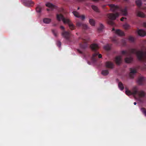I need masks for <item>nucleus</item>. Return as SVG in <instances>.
Returning <instances> with one entry per match:
<instances>
[{"instance_id": "1", "label": "nucleus", "mask_w": 146, "mask_h": 146, "mask_svg": "<svg viewBox=\"0 0 146 146\" xmlns=\"http://www.w3.org/2000/svg\"><path fill=\"white\" fill-rule=\"evenodd\" d=\"M145 51L144 52L142 51H137L135 49L131 48L128 50L122 51L121 54L122 55H125L126 56H130L125 58V61L126 63H129L132 62L133 58L131 56V54H136L139 60L146 62V47L145 48Z\"/></svg>"}, {"instance_id": "2", "label": "nucleus", "mask_w": 146, "mask_h": 146, "mask_svg": "<svg viewBox=\"0 0 146 146\" xmlns=\"http://www.w3.org/2000/svg\"><path fill=\"white\" fill-rule=\"evenodd\" d=\"M108 5L110 7V10L113 12H120L125 16H126L127 15V7H125L124 9H122L118 6L112 4H108Z\"/></svg>"}, {"instance_id": "3", "label": "nucleus", "mask_w": 146, "mask_h": 146, "mask_svg": "<svg viewBox=\"0 0 146 146\" xmlns=\"http://www.w3.org/2000/svg\"><path fill=\"white\" fill-rule=\"evenodd\" d=\"M125 93L126 95L128 96L131 95L135 96L137 94L139 98L144 97L145 95V93L142 90L138 91L136 86H135L133 88L132 92L128 90H126L125 91Z\"/></svg>"}, {"instance_id": "4", "label": "nucleus", "mask_w": 146, "mask_h": 146, "mask_svg": "<svg viewBox=\"0 0 146 146\" xmlns=\"http://www.w3.org/2000/svg\"><path fill=\"white\" fill-rule=\"evenodd\" d=\"M56 18L58 21H60L61 20H62L64 24H68L70 29L71 30H74L75 29V26L71 22L70 20L68 19L65 18L62 14H57L56 15Z\"/></svg>"}, {"instance_id": "5", "label": "nucleus", "mask_w": 146, "mask_h": 146, "mask_svg": "<svg viewBox=\"0 0 146 146\" xmlns=\"http://www.w3.org/2000/svg\"><path fill=\"white\" fill-rule=\"evenodd\" d=\"M119 15V14L118 13H109L107 15V17L109 19L108 21V23L110 25H114V23L112 21V20L115 19L116 17H118Z\"/></svg>"}, {"instance_id": "6", "label": "nucleus", "mask_w": 146, "mask_h": 146, "mask_svg": "<svg viewBox=\"0 0 146 146\" xmlns=\"http://www.w3.org/2000/svg\"><path fill=\"white\" fill-rule=\"evenodd\" d=\"M62 35L66 40L69 42L70 41V37L71 34L69 32L64 31L62 33Z\"/></svg>"}, {"instance_id": "7", "label": "nucleus", "mask_w": 146, "mask_h": 146, "mask_svg": "<svg viewBox=\"0 0 146 146\" xmlns=\"http://www.w3.org/2000/svg\"><path fill=\"white\" fill-rule=\"evenodd\" d=\"M82 42L80 43V48L82 49H84L87 47V42L88 41V39H82Z\"/></svg>"}, {"instance_id": "8", "label": "nucleus", "mask_w": 146, "mask_h": 146, "mask_svg": "<svg viewBox=\"0 0 146 146\" xmlns=\"http://www.w3.org/2000/svg\"><path fill=\"white\" fill-rule=\"evenodd\" d=\"M21 2L25 6H32L33 2L31 0H21Z\"/></svg>"}, {"instance_id": "9", "label": "nucleus", "mask_w": 146, "mask_h": 146, "mask_svg": "<svg viewBox=\"0 0 146 146\" xmlns=\"http://www.w3.org/2000/svg\"><path fill=\"white\" fill-rule=\"evenodd\" d=\"M99 53L97 52H95L92 55V56L91 58V60L94 62H96L97 60V58H96L97 56L98 55V57L99 58H101L102 57V55L101 54H98Z\"/></svg>"}, {"instance_id": "10", "label": "nucleus", "mask_w": 146, "mask_h": 146, "mask_svg": "<svg viewBox=\"0 0 146 146\" xmlns=\"http://www.w3.org/2000/svg\"><path fill=\"white\" fill-rule=\"evenodd\" d=\"M112 31H114L115 33L118 35L120 36H123L124 35V33L121 31L119 29H117L115 31L114 28H113Z\"/></svg>"}, {"instance_id": "11", "label": "nucleus", "mask_w": 146, "mask_h": 146, "mask_svg": "<svg viewBox=\"0 0 146 146\" xmlns=\"http://www.w3.org/2000/svg\"><path fill=\"white\" fill-rule=\"evenodd\" d=\"M105 65L107 68L111 69L113 68L114 66L112 62L110 61L106 62L105 63Z\"/></svg>"}, {"instance_id": "12", "label": "nucleus", "mask_w": 146, "mask_h": 146, "mask_svg": "<svg viewBox=\"0 0 146 146\" xmlns=\"http://www.w3.org/2000/svg\"><path fill=\"white\" fill-rule=\"evenodd\" d=\"M121 56H118L116 57L115 59V61L117 65H119L121 62Z\"/></svg>"}, {"instance_id": "13", "label": "nucleus", "mask_w": 146, "mask_h": 146, "mask_svg": "<svg viewBox=\"0 0 146 146\" xmlns=\"http://www.w3.org/2000/svg\"><path fill=\"white\" fill-rule=\"evenodd\" d=\"M92 50L94 51H96L99 48L98 45L94 43L90 46Z\"/></svg>"}, {"instance_id": "14", "label": "nucleus", "mask_w": 146, "mask_h": 146, "mask_svg": "<svg viewBox=\"0 0 146 146\" xmlns=\"http://www.w3.org/2000/svg\"><path fill=\"white\" fill-rule=\"evenodd\" d=\"M145 81V78L143 77H141L139 78L138 82L140 85H143Z\"/></svg>"}, {"instance_id": "15", "label": "nucleus", "mask_w": 146, "mask_h": 146, "mask_svg": "<svg viewBox=\"0 0 146 146\" xmlns=\"http://www.w3.org/2000/svg\"><path fill=\"white\" fill-rule=\"evenodd\" d=\"M136 13L137 16L139 17H144L145 16V15L143 13L139 11L138 10H136Z\"/></svg>"}, {"instance_id": "16", "label": "nucleus", "mask_w": 146, "mask_h": 146, "mask_svg": "<svg viewBox=\"0 0 146 146\" xmlns=\"http://www.w3.org/2000/svg\"><path fill=\"white\" fill-rule=\"evenodd\" d=\"M138 34L140 36H143L145 35L146 33L144 31L140 29L138 31Z\"/></svg>"}, {"instance_id": "17", "label": "nucleus", "mask_w": 146, "mask_h": 146, "mask_svg": "<svg viewBox=\"0 0 146 146\" xmlns=\"http://www.w3.org/2000/svg\"><path fill=\"white\" fill-rule=\"evenodd\" d=\"M136 73V71L135 70H132L130 69V72L129 73V76L131 78H133L134 77V74Z\"/></svg>"}, {"instance_id": "18", "label": "nucleus", "mask_w": 146, "mask_h": 146, "mask_svg": "<svg viewBox=\"0 0 146 146\" xmlns=\"http://www.w3.org/2000/svg\"><path fill=\"white\" fill-rule=\"evenodd\" d=\"M135 2L136 5L140 9H141V0H136Z\"/></svg>"}, {"instance_id": "19", "label": "nucleus", "mask_w": 146, "mask_h": 146, "mask_svg": "<svg viewBox=\"0 0 146 146\" xmlns=\"http://www.w3.org/2000/svg\"><path fill=\"white\" fill-rule=\"evenodd\" d=\"M51 21V19L48 18H45L43 19V22L46 24L49 23Z\"/></svg>"}, {"instance_id": "20", "label": "nucleus", "mask_w": 146, "mask_h": 146, "mask_svg": "<svg viewBox=\"0 0 146 146\" xmlns=\"http://www.w3.org/2000/svg\"><path fill=\"white\" fill-rule=\"evenodd\" d=\"M123 28L126 30L130 28V26L127 23H125L123 25Z\"/></svg>"}, {"instance_id": "21", "label": "nucleus", "mask_w": 146, "mask_h": 146, "mask_svg": "<svg viewBox=\"0 0 146 146\" xmlns=\"http://www.w3.org/2000/svg\"><path fill=\"white\" fill-rule=\"evenodd\" d=\"M118 86L119 88L121 90H123L124 87L121 82H119L118 83Z\"/></svg>"}, {"instance_id": "22", "label": "nucleus", "mask_w": 146, "mask_h": 146, "mask_svg": "<svg viewBox=\"0 0 146 146\" xmlns=\"http://www.w3.org/2000/svg\"><path fill=\"white\" fill-rule=\"evenodd\" d=\"M102 74L104 76H106L109 74V71L107 70H105L102 71Z\"/></svg>"}, {"instance_id": "23", "label": "nucleus", "mask_w": 146, "mask_h": 146, "mask_svg": "<svg viewBox=\"0 0 146 146\" xmlns=\"http://www.w3.org/2000/svg\"><path fill=\"white\" fill-rule=\"evenodd\" d=\"M89 22L90 24L92 26H94L95 25V22L94 20L92 19H90L89 20Z\"/></svg>"}, {"instance_id": "24", "label": "nucleus", "mask_w": 146, "mask_h": 146, "mask_svg": "<svg viewBox=\"0 0 146 146\" xmlns=\"http://www.w3.org/2000/svg\"><path fill=\"white\" fill-rule=\"evenodd\" d=\"M73 13L75 16L78 17V18H80V15L79 13L76 12V11H73Z\"/></svg>"}, {"instance_id": "25", "label": "nucleus", "mask_w": 146, "mask_h": 146, "mask_svg": "<svg viewBox=\"0 0 146 146\" xmlns=\"http://www.w3.org/2000/svg\"><path fill=\"white\" fill-rule=\"evenodd\" d=\"M104 48L107 50H108L111 49V46L109 44H107L104 47Z\"/></svg>"}, {"instance_id": "26", "label": "nucleus", "mask_w": 146, "mask_h": 146, "mask_svg": "<svg viewBox=\"0 0 146 146\" xmlns=\"http://www.w3.org/2000/svg\"><path fill=\"white\" fill-rule=\"evenodd\" d=\"M46 6L51 8H54V6L52 4L50 3H47L46 4Z\"/></svg>"}, {"instance_id": "27", "label": "nucleus", "mask_w": 146, "mask_h": 146, "mask_svg": "<svg viewBox=\"0 0 146 146\" xmlns=\"http://www.w3.org/2000/svg\"><path fill=\"white\" fill-rule=\"evenodd\" d=\"M92 8L96 12H99V10L98 9V8L96 6L94 5H92Z\"/></svg>"}, {"instance_id": "28", "label": "nucleus", "mask_w": 146, "mask_h": 146, "mask_svg": "<svg viewBox=\"0 0 146 146\" xmlns=\"http://www.w3.org/2000/svg\"><path fill=\"white\" fill-rule=\"evenodd\" d=\"M83 24L82 22H77L76 23V26L78 27H82Z\"/></svg>"}, {"instance_id": "29", "label": "nucleus", "mask_w": 146, "mask_h": 146, "mask_svg": "<svg viewBox=\"0 0 146 146\" xmlns=\"http://www.w3.org/2000/svg\"><path fill=\"white\" fill-rule=\"evenodd\" d=\"M41 10V8L40 6H38L36 8V11L38 13H40Z\"/></svg>"}, {"instance_id": "30", "label": "nucleus", "mask_w": 146, "mask_h": 146, "mask_svg": "<svg viewBox=\"0 0 146 146\" xmlns=\"http://www.w3.org/2000/svg\"><path fill=\"white\" fill-rule=\"evenodd\" d=\"M104 26L102 24H100L99 27L98 29V30L99 31H102L104 28Z\"/></svg>"}, {"instance_id": "31", "label": "nucleus", "mask_w": 146, "mask_h": 146, "mask_svg": "<svg viewBox=\"0 0 146 146\" xmlns=\"http://www.w3.org/2000/svg\"><path fill=\"white\" fill-rule=\"evenodd\" d=\"M128 39L131 42H134L135 40L134 38L131 36H129Z\"/></svg>"}, {"instance_id": "32", "label": "nucleus", "mask_w": 146, "mask_h": 146, "mask_svg": "<svg viewBox=\"0 0 146 146\" xmlns=\"http://www.w3.org/2000/svg\"><path fill=\"white\" fill-rule=\"evenodd\" d=\"M83 29L86 30L88 28V27L87 25L85 24H83L82 27Z\"/></svg>"}, {"instance_id": "33", "label": "nucleus", "mask_w": 146, "mask_h": 146, "mask_svg": "<svg viewBox=\"0 0 146 146\" xmlns=\"http://www.w3.org/2000/svg\"><path fill=\"white\" fill-rule=\"evenodd\" d=\"M121 42L123 45L125 46L126 44V40L125 39H122L121 40Z\"/></svg>"}, {"instance_id": "34", "label": "nucleus", "mask_w": 146, "mask_h": 146, "mask_svg": "<svg viewBox=\"0 0 146 146\" xmlns=\"http://www.w3.org/2000/svg\"><path fill=\"white\" fill-rule=\"evenodd\" d=\"M142 111L144 113L145 115L146 116V109L144 108H142L141 109Z\"/></svg>"}, {"instance_id": "35", "label": "nucleus", "mask_w": 146, "mask_h": 146, "mask_svg": "<svg viewBox=\"0 0 146 146\" xmlns=\"http://www.w3.org/2000/svg\"><path fill=\"white\" fill-rule=\"evenodd\" d=\"M52 32L53 33V34L55 36H57V34L56 31L55 30H52Z\"/></svg>"}, {"instance_id": "36", "label": "nucleus", "mask_w": 146, "mask_h": 146, "mask_svg": "<svg viewBox=\"0 0 146 146\" xmlns=\"http://www.w3.org/2000/svg\"><path fill=\"white\" fill-rule=\"evenodd\" d=\"M57 45L59 47H60L61 46V42L59 41H58L57 42Z\"/></svg>"}, {"instance_id": "37", "label": "nucleus", "mask_w": 146, "mask_h": 146, "mask_svg": "<svg viewBox=\"0 0 146 146\" xmlns=\"http://www.w3.org/2000/svg\"><path fill=\"white\" fill-rule=\"evenodd\" d=\"M80 18H81L82 20H83L85 19V17L84 15H82L81 16H80Z\"/></svg>"}, {"instance_id": "38", "label": "nucleus", "mask_w": 146, "mask_h": 146, "mask_svg": "<svg viewBox=\"0 0 146 146\" xmlns=\"http://www.w3.org/2000/svg\"><path fill=\"white\" fill-rule=\"evenodd\" d=\"M126 19V18L124 17H122L120 19V20L121 21H123L124 19Z\"/></svg>"}, {"instance_id": "39", "label": "nucleus", "mask_w": 146, "mask_h": 146, "mask_svg": "<svg viewBox=\"0 0 146 146\" xmlns=\"http://www.w3.org/2000/svg\"><path fill=\"white\" fill-rule=\"evenodd\" d=\"M60 28L61 29L63 30H64V27H63V26H61L60 27Z\"/></svg>"}, {"instance_id": "40", "label": "nucleus", "mask_w": 146, "mask_h": 146, "mask_svg": "<svg viewBox=\"0 0 146 146\" xmlns=\"http://www.w3.org/2000/svg\"><path fill=\"white\" fill-rule=\"evenodd\" d=\"M143 27H145V28H146V22L144 23L143 24Z\"/></svg>"}, {"instance_id": "41", "label": "nucleus", "mask_w": 146, "mask_h": 146, "mask_svg": "<svg viewBox=\"0 0 146 146\" xmlns=\"http://www.w3.org/2000/svg\"><path fill=\"white\" fill-rule=\"evenodd\" d=\"M77 51L79 53H80L82 54V52L79 49H78L77 50Z\"/></svg>"}, {"instance_id": "42", "label": "nucleus", "mask_w": 146, "mask_h": 146, "mask_svg": "<svg viewBox=\"0 0 146 146\" xmlns=\"http://www.w3.org/2000/svg\"><path fill=\"white\" fill-rule=\"evenodd\" d=\"M85 4L87 6H88L89 5V3H85Z\"/></svg>"}, {"instance_id": "43", "label": "nucleus", "mask_w": 146, "mask_h": 146, "mask_svg": "<svg viewBox=\"0 0 146 146\" xmlns=\"http://www.w3.org/2000/svg\"><path fill=\"white\" fill-rule=\"evenodd\" d=\"M136 104H137V103H136V102H134V105H136Z\"/></svg>"}, {"instance_id": "44", "label": "nucleus", "mask_w": 146, "mask_h": 146, "mask_svg": "<svg viewBox=\"0 0 146 146\" xmlns=\"http://www.w3.org/2000/svg\"><path fill=\"white\" fill-rule=\"evenodd\" d=\"M105 5H104L103 6V8H104V7H105Z\"/></svg>"}, {"instance_id": "45", "label": "nucleus", "mask_w": 146, "mask_h": 146, "mask_svg": "<svg viewBox=\"0 0 146 146\" xmlns=\"http://www.w3.org/2000/svg\"><path fill=\"white\" fill-rule=\"evenodd\" d=\"M47 11H49V9H47Z\"/></svg>"}, {"instance_id": "46", "label": "nucleus", "mask_w": 146, "mask_h": 146, "mask_svg": "<svg viewBox=\"0 0 146 146\" xmlns=\"http://www.w3.org/2000/svg\"><path fill=\"white\" fill-rule=\"evenodd\" d=\"M128 0H124V1H127Z\"/></svg>"}, {"instance_id": "47", "label": "nucleus", "mask_w": 146, "mask_h": 146, "mask_svg": "<svg viewBox=\"0 0 146 146\" xmlns=\"http://www.w3.org/2000/svg\"><path fill=\"white\" fill-rule=\"evenodd\" d=\"M79 7H78V9L79 10Z\"/></svg>"}, {"instance_id": "48", "label": "nucleus", "mask_w": 146, "mask_h": 146, "mask_svg": "<svg viewBox=\"0 0 146 146\" xmlns=\"http://www.w3.org/2000/svg\"><path fill=\"white\" fill-rule=\"evenodd\" d=\"M143 1H146V0H143Z\"/></svg>"}, {"instance_id": "49", "label": "nucleus", "mask_w": 146, "mask_h": 146, "mask_svg": "<svg viewBox=\"0 0 146 146\" xmlns=\"http://www.w3.org/2000/svg\"><path fill=\"white\" fill-rule=\"evenodd\" d=\"M62 11H63V9H62Z\"/></svg>"}]
</instances>
